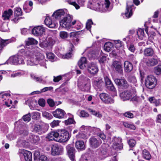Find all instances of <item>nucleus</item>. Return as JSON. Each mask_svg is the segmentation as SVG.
Segmentation results:
<instances>
[{
	"mask_svg": "<svg viewBox=\"0 0 161 161\" xmlns=\"http://www.w3.org/2000/svg\"><path fill=\"white\" fill-rule=\"evenodd\" d=\"M23 119L25 122H29L31 120V114L28 113L27 114L23 116Z\"/></svg>",
	"mask_w": 161,
	"mask_h": 161,
	"instance_id": "6e6d98bb",
	"label": "nucleus"
},
{
	"mask_svg": "<svg viewBox=\"0 0 161 161\" xmlns=\"http://www.w3.org/2000/svg\"><path fill=\"white\" fill-rule=\"evenodd\" d=\"M68 114L69 116V118L68 119L65 120L64 121V123L66 125L73 124L75 122L73 118V116L70 114Z\"/></svg>",
	"mask_w": 161,
	"mask_h": 161,
	"instance_id": "e433bc0d",
	"label": "nucleus"
},
{
	"mask_svg": "<svg viewBox=\"0 0 161 161\" xmlns=\"http://www.w3.org/2000/svg\"><path fill=\"white\" fill-rule=\"evenodd\" d=\"M11 42L10 39L3 40L1 39L0 44V50H2L3 47Z\"/></svg>",
	"mask_w": 161,
	"mask_h": 161,
	"instance_id": "f704fd0d",
	"label": "nucleus"
},
{
	"mask_svg": "<svg viewBox=\"0 0 161 161\" xmlns=\"http://www.w3.org/2000/svg\"><path fill=\"white\" fill-rule=\"evenodd\" d=\"M110 4V2L109 0H105L104 3L102 5V8L105 10H108Z\"/></svg>",
	"mask_w": 161,
	"mask_h": 161,
	"instance_id": "a18cd8bd",
	"label": "nucleus"
},
{
	"mask_svg": "<svg viewBox=\"0 0 161 161\" xmlns=\"http://www.w3.org/2000/svg\"><path fill=\"white\" fill-rule=\"evenodd\" d=\"M45 24L48 27L50 28H54L56 26L55 23L49 17L46 18L45 20Z\"/></svg>",
	"mask_w": 161,
	"mask_h": 161,
	"instance_id": "4be33fe9",
	"label": "nucleus"
},
{
	"mask_svg": "<svg viewBox=\"0 0 161 161\" xmlns=\"http://www.w3.org/2000/svg\"><path fill=\"white\" fill-rule=\"evenodd\" d=\"M64 14L65 12L63 9H59L54 12L52 16L54 17L56 19H58L64 15Z\"/></svg>",
	"mask_w": 161,
	"mask_h": 161,
	"instance_id": "bb28decb",
	"label": "nucleus"
},
{
	"mask_svg": "<svg viewBox=\"0 0 161 161\" xmlns=\"http://www.w3.org/2000/svg\"><path fill=\"white\" fill-rule=\"evenodd\" d=\"M124 115L125 117L130 118H132L134 117V114L130 112H127L124 114Z\"/></svg>",
	"mask_w": 161,
	"mask_h": 161,
	"instance_id": "0e129e2a",
	"label": "nucleus"
},
{
	"mask_svg": "<svg viewBox=\"0 0 161 161\" xmlns=\"http://www.w3.org/2000/svg\"><path fill=\"white\" fill-rule=\"evenodd\" d=\"M13 11L12 10L9 9L8 11H4L2 16L4 17V20H7L9 19L10 17L12 15Z\"/></svg>",
	"mask_w": 161,
	"mask_h": 161,
	"instance_id": "72a5a7b5",
	"label": "nucleus"
},
{
	"mask_svg": "<svg viewBox=\"0 0 161 161\" xmlns=\"http://www.w3.org/2000/svg\"><path fill=\"white\" fill-rule=\"evenodd\" d=\"M93 24L91 19H88L86 23V28L87 30L91 31V25Z\"/></svg>",
	"mask_w": 161,
	"mask_h": 161,
	"instance_id": "49530a36",
	"label": "nucleus"
},
{
	"mask_svg": "<svg viewBox=\"0 0 161 161\" xmlns=\"http://www.w3.org/2000/svg\"><path fill=\"white\" fill-rule=\"evenodd\" d=\"M68 35L67 33L65 31H62L59 33L60 36L62 39H65L67 38Z\"/></svg>",
	"mask_w": 161,
	"mask_h": 161,
	"instance_id": "bf43d9fd",
	"label": "nucleus"
},
{
	"mask_svg": "<svg viewBox=\"0 0 161 161\" xmlns=\"http://www.w3.org/2000/svg\"><path fill=\"white\" fill-rule=\"evenodd\" d=\"M38 161H50L47 159V157L44 155H42L38 158Z\"/></svg>",
	"mask_w": 161,
	"mask_h": 161,
	"instance_id": "052dcab7",
	"label": "nucleus"
},
{
	"mask_svg": "<svg viewBox=\"0 0 161 161\" xmlns=\"http://www.w3.org/2000/svg\"><path fill=\"white\" fill-rule=\"evenodd\" d=\"M108 94L105 93H102L100 94V97L101 99L104 103L107 98H108Z\"/></svg>",
	"mask_w": 161,
	"mask_h": 161,
	"instance_id": "de8ad7c7",
	"label": "nucleus"
},
{
	"mask_svg": "<svg viewBox=\"0 0 161 161\" xmlns=\"http://www.w3.org/2000/svg\"><path fill=\"white\" fill-rule=\"evenodd\" d=\"M114 81L117 85L122 88H126L128 86L127 82L124 78H116L115 79Z\"/></svg>",
	"mask_w": 161,
	"mask_h": 161,
	"instance_id": "2eb2a0df",
	"label": "nucleus"
},
{
	"mask_svg": "<svg viewBox=\"0 0 161 161\" xmlns=\"http://www.w3.org/2000/svg\"><path fill=\"white\" fill-rule=\"evenodd\" d=\"M80 129L81 130H88L90 132H91L92 130L95 132L99 131L100 130V129L98 128H97L95 127H91L90 126H85L84 125L82 126Z\"/></svg>",
	"mask_w": 161,
	"mask_h": 161,
	"instance_id": "c85d7f7f",
	"label": "nucleus"
},
{
	"mask_svg": "<svg viewBox=\"0 0 161 161\" xmlns=\"http://www.w3.org/2000/svg\"><path fill=\"white\" fill-rule=\"evenodd\" d=\"M80 116L83 117H86L88 116L89 114L84 110H82L80 113Z\"/></svg>",
	"mask_w": 161,
	"mask_h": 161,
	"instance_id": "774afa93",
	"label": "nucleus"
},
{
	"mask_svg": "<svg viewBox=\"0 0 161 161\" xmlns=\"http://www.w3.org/2000/svg\"><path fill=\"white\" fill-rule=\"evenodd\" d=\"M88 110L92 114L99 118H101L102 117V114L98 111H96L91 108H89Z\"/></svg>",
	"mask_w": 161,
	"mask_h": 161,
	"instance_id": "58836bf2",
	"label": "nucleus"
},
{
	"mask_svg": "<svg viewBox=\"0 0 161 161\" xmlns=\"http://www.w3.org/2000/svg\"><path fill=\"white\" fill-rule=\"evenodd\" d=\"M87 69L88 72L93 75L97 74L98 71V68L96 64L93 63L89 64L87 65Z\"/></svg>",
	"mask_w": 161,
	"mask_h": 161,
	"instance_id": "4468645a",
	"label": "nucleus"
},
{
	"mask_svg": "<svg viewBox=\"0 0 161 161\" xmlns=\"http://www.w3.org/2000/svg\"><path fill=\"white\" fill-rule=\"evenodd\" d=\"M53 90V87L52 86L45 87L42 89L40 91H36L34 92L31 93V94L33 95L34 94H39L42 92H45L48 91H52Z\"/></svg>",
	"mask_w": 161,
	"mask_h": 161,
	"instance_id": "c756f323",
	"label": "nucleus"
},
{
	"mask_svg": "<svg viewBox=\"0 0 161 161\" xmlns=\"http://www.w3.org/2000/svg\"><path fill=\"white\" fill-rule=\"evenodd\" d=\"M93 86L95 87L99 88L103 83L102 79L99 77H94L92 80Z\"/></svg>",
	"mask_w": 161,
	"mask_h": 161,
	"instance_id": "aec40b11",
	"label": "nucleus"
},
{
	"mask_svg": "<svg viewBox=\"0 0 161 161\" xmlns=\"http://www.w3.org/2000/svg\"><path fill=\"white\" fill-rule=\"evenodd\" d=\"M15 14L17 16H20L22 15L21 9L20 8L17 7L15 8Z\"/></svg>",
	"mask_w": 161,
	"mask_h": 161,
	"instance_id": "8fccbe9b",
	"label": "nucleus"
},
{
	"mask_svg": "<svg viewBox=\"0 0 161 161\" xmlns=\"http://www.w3.org/2000/svg\"><path fill=\"white\" fill-rule=\"evenodd\" d=\"M45 29L42 26L35 27L32 30V32L33 34L36 36L41 35L45 31Z\"/></svg>",
	"mask_w": 161,
	"mask_h": 161,
	"instance_id": "6ab92c4d",
	"label": "nucleus"
},
{
	"mask_svg": "<svg viewBox=\"0 0 161 161\" xmlns=\"http://www.w3.org/2000/svg\"><path fill=\"white\" fill-rule=\"evenodd\" d=\"M29 53L28 49H21L19 51L17 54L10 57L5 64H11L15 65L24 64V57L27 58Z\"/></svg>",
	"mask_w": 161,
	"mask_h": 161,
	"instance_id": "f03ea898",
	"label": "nucleus"
},
{
	"mask_svg": "<svg viewBox=\"0 0 161 161\" xmlns=\"http://www.w3.org/2000/svg\"><path fill=\"white\" fill-rule=\"evenodd\" d=\"M88 6L91 9L96 11L101 10V5L97 0H89Z\"/></svg>",
	"mask_w": 161,
	"mask_h": 161,
	"instance_id": "1a4fd4ad",
	"label": "nucleus"
},
{
	"mask_svg": "<svg viewBox=\"0 0 161 161\" xmlns=\"http://www.w3.org/2000/svg\"><path fill=\"white\" fill-rule=\"evenodd\" d=\"M111 67L119 73H121L123 72V69L121 63L119 61H113Z\"/></svg>",
	"mask_w": 161,
	"mask_h": 161,
	"instance_id": "dca6fc26",
	"label": "nucleus"
},
{
	"mask_svg": "<svg viewBox=\"0 0 161 161\" xmlns=\"http://www.w3.org/2000/svg\"><path fill=\"white\" fill-rule=\"evenodd\" d=\"M66 149L69 156L72 161H75V149L73 146L69 145L66 146Z\"/></svg>",
	"mask_w": 161,
	"mask_h": 161,
	"instance_id": "a211bd4d",
	"label": "nucleus"
},
{
	"mask_svg": "<svg viewBox=\"0 0 161 161\" xmlns=\"http://www.w3.org/2000/svg\"><path fill=\"white\" fill-rule=\"evenodd\" d=\"M63 148L60 146L53 145L52 147L51 154L53 156L61 154L63 151Z\"/></svg>",
	"mask_w": 161,
	"mask_h": 161,
	"instance_id": "ddd939ff",
	"label": "nucleus"
},
{
	"mask_svg": "<svg viewBox=\"0 0 161 161\" xmlns=\"http://www.w3.org/2000/svg\"><path fill=\"white\" fill-rule=\"evenodd\" d=\"M124 69L125 72H129L133 69V66L131 63L128 61H125L124 63Z\"/></svg>",
	"mask_w": 161,
	"mask_h": 161,
	"instance_id": "b1692460",
	"label": "nucleus"
},
{
	"mask_svg": "<svg viewBox=\"0 0 161 161\" xmlns=\"http://www.w3.org/2000/svg\"><path fill=\"white\" fill-rule=\"evenodd\" d=\"M156 83V79L153 75H148L145 79V85L148 89H153L155 86Z\"/></svg>",
	"mask_w": 161,
	"mask_h": 161,
	"instance_id": "0eeeda50",
	"label": "nucleus"
},
{
	"mask_svg": "<svg viewBox=\"0 0 161 161\" xmlns=\"http://www.w3.org/2000/svg\"><path fill=\"white\" fill-rule=\"evenodd\" d=\"M72 19L73 16L72 15H67L60 21V26L64 28L69 29L71 27L70 23Z\"/></svg>",
	"mask_w": 161,
	"mask_h": 161,
	"instance_id": "423d86ee",
	"label": "nucleus"
},
{
	"mask_svg": "<svg viewBox=\"0 0 161 161\" xmlns=\"http://www.w3.org/2000/svg\"><path fill=\"white\" fill-rule=\"evenodd\" d=\"M132 6L133 5L128 6V3H127V7L125 14V15L126 17V19H128L130 17L132 14V10L131 9V6Z\"/></svg>",
	"mask_w": 161,
	"mask_h": 161,
	"instance_id": "393cba45",
	"label": "nucleus"
},
{
	"mask_svg": "<svg viewBox=\"0 0 161 161\" xmlns=\"http://www.w3.org/2000/svg\"><path fill=\"white\" fill-rule=\"evenodd\" d=\"M58 137L56 141L60 142H64L68 141L70 136L69 132L64 129L59 130H58Z\"/></svg>",
	"mask_w": 161,
	"mask_h": 161,
	"instance_id": "39448f33",
	"label": "nucleus"
},
{
	"mask_svg": "<svg viewBox=\"0 0 161 161\" xmlns=\"http://www.w3.org/2000/svg\"><path fill=\"white\" fill-rule=\"evenodd\" d=\"M90 80L87 77L81 76L79 79L78 86L82 91H88L90 87Z\"/></svg>",
	"mask_w": 161,
	"mask_h": 161,
	"instance_id": "20e7f679",
	"label": "nucleus"
},
{
	"mask_svg": "<svg viewBox=\"0 0 161 161\" xmlns=\"http://www.w3.org/2000/svg\"><path fill=\"white\" fill-rule=\"evenodd\" d=\"M75 147L78 149L83 150L85 149V145L84 142L77 141L75 143Z\"/></svg>",
	"mask_w": 161,
	"mask_h": 161,
	"instance_id": "473e14b6",
	"label": "nucleus"
},
{
	"mask_svg": "<svg viewBox=\"0 0 161 161\" xmlns=\"http://www.w3.org/2000/svg\"><path fill=\"white\" fill-rule=\"evenodd\" d=\"M158 63V60L154 58L149 59L146 62L147 65L149 66H154Z\"/></svg>",
	"mask_w": 161,
	"mask_h": 161,
	"instance_id": "7c9ffc66",
	"label": "nucleus"
},
{
	"mask_svg": "<svg viewBox=\"0 0 161 161\" xmlns=\"http://www.w3.org/2000/svg\"><path fill=\"white\" fill-rule=\"evenodd\" d=\"M107 147H108L107 145L103 144L97 150L98 154L102 159H103L108 156V149Z\"/></svg>",
	"mask_w": 161,
	"mask_h": 161,
	"instance_id": "9d476101",
	"label": "nucleus"
},
{
	"mask_svg": "<svg viewBox=\"0 0 161 161\" xmlns=\"http://www.w3.org/2000/svg\"><path fill=\"white\" fill-rule=\"evenodd\" d=\"M47 130V125L43 123L35 124L34 126V131L39 134L45 133Z\"/></svg>",
	"mask_w": 161,
	"mask_h": 161,
	"instance_id": "6e6552de",
	"label": "nucleus"
},
{
	"mask_svg": "<svg viewBox=\"0 0 161 161\" xmlns=\"http://www.w3.org/2000/svg\"><path fill=\"white\" fill-rule=\"evenodd\" d=\"M89 143L91 147L92 148H96L101 144L102 142L100 140L93 136L90 138Z\"/></svg>",
	"mask_w": 161,
	"mask_h": 161,
	"instance_id": "f8f14e48",
	"label": "nucleus"
},
{
	"mask_svg": "<svg viewBox=\"0 0 161 161\" xmlns=\"http://www.w3.org/2000/svg\"><path fill=\"white\" fill-rule=\"evenodd\" d=\"M71 25V27L73 25H74L76 24L77 25V26L76 27V28L77 30L80 29L82 27V25L81 23L78 21H77L76 20H73L72 22L71 21L70 23Z\"/></svg>",
	"mask_w": 161,
	"mask_h": 161,
	"instance_id": "79ce46f5",
	"label": "nucleus"
},
{
	"mask_svg": "<svg viewBox=\"0 0 161 161\" xmlns=\"http://www.w3.org/2000/svg\"><path fill=\"white\" fill-rule=\"evenodd\" d=\"M114 103V100L112 97H109V96L108 97V98H107L106 101H105V103L107 104H111Z\"/></svg>",
	"mask_w": 161,
	"mask_h": 161,
	"instance_id": "69168bd1",
	"label": "nucleus"
},
{
	"mask_svg": "<svg viewBox=\"0 0 161 161\" xmlns=\"http://www.w3.org/2000/svg\"><path fill=\"white\" fill-rule=\"evenodd\" d=\"M60 121L59 120H54L50 124V125L52 128L58 126L59 125V123Z\"/></svg>",
	"mask_w": 161,
	"mask_h": 161,
	"instance_id": "5fc2aeb1",
	"label": "nucleus"
},
{
	"mask_svg": "<svg viewBox=\"0 0 161 161\" xmlns=\"http://www.w3.org/2000/svg\"><path fill=\"white\" fill-rule=\"evenodd\" d=\"M54 116L59 119H62L64 118L66 114L65 111L60 108H57L55 111L52 113Z\"/></svg>",
	"mask_w": 161,
	"mask_h": 161,
	"instance_id": "f3484780",
	"label": "nucleus"
},
{
	"mask_svg": "<svg viewBox=\"0 0 161 161\" xmlns=\"http://www.w3.org/2000/svg\"><path fill=\"white\" fill-rule=\"evenodd\" d=\"M107 56L105 54L102 56L100 57V59L99 60V61L100 63H103L107 61L108 59V58H107Z\"/></svg>",
	"mask_w": 161,
	"mask_h": 161,
	"instance_id": "603ef678",
	"label": "nucleus"
},
{
	"mask_svg": "<svg viewBox=\"0 0 161 161\" xmlns=\"http://www.w3.org/2000/svg\"><path fill=\"white\" fill-rule=\"evenodd\" d=\"M112 47V43L110 42H108L105 44L104 48L106 51L108 52L110 51Z\"/></svg>",
	"mask_w": 161,
	"mask_h": 161,
	"instance_id": "ea45409f",
	"label": "nucleus"
},
{
	"mask_svg": "<svg viewBox=\"0 0 161 161\" xmlns=\"http://www.w3.org/2000/svg\"><path fill=\"white\" fill-rule=\"evenodd\" d=\"M46 55L47 58L51 60L53 59L54 57V54L52 53H47Z\"/></svg>",
	"mask_w": 161,
	"mask_h": 161,
	"instance_id": "338daca9",
	"label": "nucleus"
},
{
	"mask_svg": "<svg viewBox=\"0 0 161 161\" xmlns=\"http://www.w3.org/2000/svg\"><path fill=\"white\" fill-rule=\"evenodd\" d=\"M135 90L131 89L125 91L120 94L121 98L124 101L130 100L135 102L140 101V98L136 94Z\"/></svg>",
	"mask_w": 161,
	"mask_h": 161,
	"instance_id": "7ed1b4c3",
	"label": "nucleus"
},
{
	"mask_svg": "<svg viewBox=\"0 0 161 161\" xmlns=\"http://www.w3.org/2000/svg\"><path fill=\"white\" fill-rule=\"evenodd\" d=\"M77 137L78 139H86L87 138V135L83 133H80L77 136Z\"/></svg>",
	"mask_w": 161,
	"mask_h": 161,
	"instance_id": "4d7b16f0",
	"label": "nucleus"
},
{
	"mask_svg": "<svg viewBox=\"0 0 161 161\" xmlns=\"http://www.w3.org/2000/svg\"><path fill=\"white\" fill-rule=\"evenodd\" d=\"M42 115L43 117L48 119H51L52 117V115L46 112H43L42 113Z\"/></svg>",
	"mask_w": 161,
	"mask_h": 161,
	"instance_id": "e2e57ef3",
	"label": "nucleus"
},
{
	"mask_svg": "<svg viewBox=\"0 0 161 161\" xmlns=\"http://www.w3.org/2000/svg\"><path fill=\"white\" fill-rule=\"evenodd\" d=\"M31 77L36 81L41 82L42 80V79L41 77H37L34 74H31Z\"/></svg>",
	"mask_w": 161,
	"mask_h": 161,
	"instance_id": "13d9d810",
	"label": "nucleus"
},
{
	"mask_svg": "<svg viewBox=\"0 0 161 161\" xmlns=\"http://www.w3.org/2000/svg\"><path fill=\"white\" fill-rule=\"evenodd\" d=\"M86 63L87 60L86 58L82 57L78 62V64L80 68L81 69H84L86 67Z\"/></svg>",
	"mask_w": 161,
	"mask_h": 161,
	"instance_id": "5701e85b",
	"label": "nucleus"
},
{
	"mask_svg": "<svg viewBox=\"0 0 161 161\" xmlns=\"http://www.w3.org/2000/svg\"><path fill=\"white\" fill-rule=\"evenodd\" d=\"M58 131H52L51 133L48 134L47 136V138L49 140H55L58 137Z\"/></svg>",
	"mask_w": 161,
	"mask_h": 161,
	"instance_id": "cd10ccee",
	"label": "nucleus"
},
{
	"mask_svg": "<svg viewBox=\"0 0 161 161\" xmlns=\"http://www.w3.org/2000/svg\"><path fill=\"white\" fill-rule=\"evenodd\" d=\"M31 118L32 119L37 120L39 119L40 114L37 112H33L31 113Z\"/></svg>",
	"mask_w": 161,
	"mask_h": 161,
	"instance_id": "37998d69",
	"label": "nucleus"
},
{
	"mask_svg": "<svg viewBox=\"0 0 161 161\" xmlns=\"http://www.w3.org/2000/svg\"><path fill=\"white\" fill-rule=\"evenodd\" d=\"M121 139L120 137H114L112 141L113 147L116 149L120 150L123 148Z\"/></svg>",
	"mask_w": 161,
	"mask_h": 161,
	"instance_id": "9b49d317",
	"label": "nucleus"
},
{
	"mask_svg": "<svg viewBox=\"0 0 161 161\" xmlns=\"http://www.w3.org/2000/svg\"><path fill=\"white\" fill-rule=\"evenodd\" d=\"M29 56H27L28 58L27 64L30 65H34L39 64L40 65L46 68L45 60L44 56L42 54L39 53H32L30 50Z\"/></svg>",
	"mask_w": 161,
	"mask_h": 161,
	"instance_id": "f257e3e1",
	"label": "nucleus"
},
{
	"mask_svg": "<svg viewBox=\"0 0 161 161\" xmlns=\"http://www.w3.org/2000/svg\"><path fill=\"white\" fill-rule=\"evenodd\" d=\"M123 125L125 127L129 128L131 130H135L136 129V127L134 125L129 124L127 122H124Z\"/></svg>",
	"mask_w": 161,
	"mask_h": 161,
	"instance_id": "c03bdc74",
	"label": "nucleus"
},
{
	"mask_svg": "<svg viewBox=\"0 0 161 161\" xmlns=\"http://www.w3.org/2000/svg\"><path fill=\"white\" fill-rule=\"evenodd\" d=\"M153 54L154 51L151 48H146L144 51V54L146 56H152Z\"/></svg>",
	"mask_w": 161,
	"mask_h": 161,
	"instance_id": "2f4dec72",
	"label": "nucleus"
},
{
	"mask_svg": "<svg viewBox=\"0 0 161 161\" xmlns=\"http://www.w3.org/2000/svg\"><path fill=\"white\" fill-rule=\"evenodd\" d=\"M79 41L80 40L79 38L76 37H75L73 39H72V40H71V43H72L74 45H77L79 43Z\"/></svg>",
	"mask_w": 161,
	"mask_h": 161,
	"instance_id": "680f3d73",
	"label": "nucleus"
},
{
	"mask_svg": "<svg viewBox=\"0 0 161 161\" xmlns=\"http://www.w3.org/2000/svg\"><path fill=\"white\" fill-rule=\"evenodd\" d=\"M154 72L157 75H159L161 73V65H158L155 68Z\"/></svg>",
	"mask_w": 161,
	"mask_h": 161,
	"instance_id": "09e8293b",
	"label": "nucleus"
},
{
	"mask_svg": "<svg viewBox=\"0 0 161 161\" xmlns=\"http://www.w3.org/2000/svg\"><path fill=\"white\" fill-rule=\"evenodd\" d=\"M137 34L139 38H140V37L142 38V36H143L144 34L143 30L141 29H139L137 31Z\"/></svg>",
	"mask_w": 161,
	"mask_h": 161,
	"instance_id": "3c124183",
	"label": "nucleus"
},
{
	"mask_svg": "<svg viewBox=\"0 0 161 161\" xmlns=\"http://www.w3.org/2000/svg\"><path fill=\"white\" fill-rule=\"evenodd\" d=\"M23 152V155L25 161H32L31 153L27 151H24Z\"/></svg>",
	"mask_w": 161,
	"mask_h": 161,
	"instance_id": "a878e982",
	"label": "nucleus"
},
{
	"mask_svg": "<svg viewBox=\"0 0 161 161\" xmlns=\"http://www.w3.org/2000/svg\"><path fill=\"white\" fill-rule=\"evenodd\" d=\"M142 156L144 158L149 160L151 158V155L146 150H144L143 151Z\"/></svg>",
	"mask_w": 161,
	"mask_h": 161,
	"instance_id": "a19ab883",
	"label": "nucleus"
},
{
	"mask_svg": "<svg viewBox=\"0 0 161 161\" xmlns=\"http://www.w3.org/2000/svg\"><path fill=\"white\" fill-rule=\"evenodd\" d=\"M25 44L26 45V48L25 49L27 48V46H29L32 44H35L37 43V42L36 40L33 38H29L28 39L26 40L25 41Z\"/></svg>",
	"mask_w": 161,
	"mask_h": 161,
	"instance_id": "c9c22d12",
	"label": "nucleus"
},
{
	"mask_svg": "<svg viewBox=\"0 0 161 161\" xmlns=\"http://www.w3.org/2000/svg\"><path fill=\"white\" fill-rule=\"evenodd\" d=\"M128 80L130 82L135 83L136 82L137 80L135 76L133 75L129 76L128 78Z\"/></svg>",
	"mask_w": 161,
	"mask_h": 161,
	"instance_id": "864d4df0",
	"label": "nucleus"
},
{
	"mask_svg": "<svg viewBox=\"0 0 161 161\" xmlns=\"http://www.w3.org/2000/svg\"><path fill=\"white\" fill-rule=\"evenodd\" d=\"M106 85L107 88L113 91H115V88L110 80L107 77L105 78Z\"/></svg>",
	"mask_w": 161,
	"mask_h": 161,
	"instance_id": "412c9836",
	"label": "nucleus"
},
{
	"mask_svg": "<svg viewBox=\"0 0 161 161\" xmlns=\"http://www.w3.org/2000/svg\"><path fill=\"white\" fill-rule=\"evenodd\" d=\"M30 139L31 142L36 143L39 141L40 138L38 136L32 135L30 136Z\"/></svg>",
	"mask_w": 161,
	"mask_h": 161,
	"instance_id": "4c0bfd02",
	"label": "nucleus"
}]
</instances>
